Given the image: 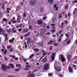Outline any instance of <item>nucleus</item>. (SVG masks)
I'll return each mask as SVG.
<instances>
[{"instance_id":"obj_1","label":"nucleus","mask_w":77,"mask_h":77,"mask_svg":"<svg viewBox=\"0 0 77 77\" xmlns=\"http://www.w3.org/2000/svg\"><path fill=\"white\" fill-rule=\"evenodd\" d=\"M36 3V0H30V4L31 6H34Z\"/></svg>"},{"instance_id":"obj_2","label":"nucleus","mask_w":77,"mask_h":77,"mask_svg":"<svg viewBox=\"0 0 77 77\" xmlns=\"http://www.w3.org/2000/svg\"><path fill=\"white\" fill-rule=\"evenodd\" d=\"M59 59H61V61L63 62L65 61V59L63 55L62 54H60L59 55Z\"/></svg>"},{"instance_id":"obj_3","label":"nucleus","mask_w":77,"mask_h":77,"mask_svg":"<svg viewBox=\"0 0 77 77\" xmlns=\"http://www.w3.org/2000/svg\"><path fill=\"white\" fill-rule=\"evenodd\" d=\"M2 69L4 71H7L8 69L7 66H6V65L3 64L2 65Z\"/></svg>"},{"instance_id":"obj_4","label":"nucleus","mask_w":77,"mask_h":77,"mask_svg":"<svg viewBox=\"0 0 77 77\" xmlns=\"http://www.w3.org/2000/svg\"><path fill=\"white\" fill-rule=\"evenodd\" d=\"M49 68V64L48 63H46L44 66L43 69L44 70H47Z\"/></svg>"},{"instance_id":"obj_5","label":"nucleus","mask_w":77,"mask_h":77,"mask_svg":"<svg viewBox=\"0 0 77 77\" xmlns=\"http://www.w3.org/2000/svg\"><path fill=\"white\" fill-rule=\"evenodd\" d=\"M55 57H56V53L54 52L51 55V59H52V60H54Z\"/></svg>"},{"instance_id":"obj_6","label":"nucleus","mask_w":77,"mask_h":77,"mask_svg":"<svg viewBox=\"0 0 77 77\" xmlns=\"http://www.w3.org/2000/svg\"><path fill=\"white\" fill-rule=\"evenodd\" d=\"M55 70L57 72H60L61 71V67L59 66H56L55 68Z\"/></svg>"},{"instance_id":"obj_7","label":"nucleus","mask_w":77,"mask_h":77,"mask_svg":"<svg viewBox=\"0 0 77 77\" xmlns=\"http://www.w3.org/2000/svg\"><path fill=\"white\" fill-rule=\"evenodd\" d=\"M40 36H42L44 38H45V37H46V36L45 35V34L44 32H41L40 33Z\"/></svg>"},{"instance_id":"obj_8","label":"nucleus","mask_w":77,"mask_h":77,"mask_svg":"<svg viewBox=\"0 0 77 77\" xmlns=\"http://www.w3.org/2000/svg\"><path fill=\"white\" fill-rule=\"evenodd\" d=\"M67 60L69 62L71 61V59H72V55H71L69 54L68 55L67 57Z\"/></svg>"},{"instance_id":"obj_9","label":"nucleus","mask_w":77,"mask_h":77,"mask_svg":"<svg viewBox=\"0 0 77 77\" xmlns=\"http://www.w3.org/2000/svg\"><path fill=\"white\" fill-rule=\"evenodd\" d=\"M68 69L69 71L70 72H73V69H72L71 68V66H69Z\"/></svg>"},{"instance_id":"obj_10","label":"nucleus","mask_w":77,"mask_h":77,"mask_svg":"<svg viewBox=\"0 0 77 77\" xmlns=\"http://www.w3.org/2000/svg\"><path fill=\"white\" fill-rule=\"evenodd\" d=\"M21 9V6L20 5L16 7V11H20Z\"/></svg>"},{"instance_id":"obj_11","label":"nucleus","mask_w":77,"mask_h":77,"mask_svg":"<svg viewBox=\"0 0 77 77\" xmlns=\"http://www.w3.org/2000/svg\"><path fill=\"white\" fill-rule=\"evenodd\" d=\"M23 31L24 33H27L29 31V29L27 28H24L23 29Z\"/></svg>"},{"instance_id":"obj_12","label":"nucleus","mask_w":77,"mask_h":77,"mask_svg":"<svg viewBox=\"0 0 77 77\" xmlns=\"http://www.w3.org/2000/svg\"><path fill=\"white\" fill-rule=\"evenodd\" d=\"M54 0H48V2L50 5H53V4Z\"/></svg>"},{"instance_id":"obj_13","label":"nucleus","mask_w":77,"mask_h":77,"mask_svg":"<svg viewBox=\"0 0 77 77\" xmlns=\"http://www.w3.org/2000/svg\"><path fill=\"white\" fill-rule=\"evenodd\" d=\"M38 44L41 47H43V46H44V43L43 42H40L38 43Z\"/></svg>"},{"instance_id":"obj_14","label":"nucleus","mask_w":77,"mask_h":77,"mask_svg":"<svg viewBox=\"0 0 77 77\" xmlns=\"http://www.w3.org/2000/svg\"><path fill=\"white\" fill-rule=\"evenodd\" d=\"M4 4L3 3H1L0 5V8H1V9H4L5 8H4Z\"/></svg>"},{"instance_id":"obj_15","label":"nucleus","mask_w":77,"mask_h":77,"mask_svg":"<svg viewBox=\"0 0 77 77\" xmlns=\"http://www.w3.org/2000/svg\"><path fill=\"white\" fill-rule=\"evenodd\" d=\"M14 40H15V38H13L12 39H11L9 40V43H12L14 42Z\"/></svg>"},{"instance_id":"obj_16","label":"nucleus","mask_w":77,"mask_h":77,"mask_svg":"<svg viewBox=\"0 0 77 77\" xmlns=\"http://www.w3.org/2000/svg\"><path fill=\"white\" fill-rule=\"evenodd\" d=\"M75 14H77V8H75L74 9V11H73V14L74 15H75Z\"/></svg>"},{"instance_id":"obj_17","label":"nucleus","mask_w":77,"mask_h":77,"mask_svg":"<svg viewBox=\"0 0 77 77\" xmlns=\"http://www.w3.org/2000/svg\"><path fill=\"white\" fill-rule=\"evenodd\" d=\"M47 29L43 28L41 29V32H47Z\"/></svg>"},{"instance_id":"obj_18","label":"nucleus","mask_w":77,"mask_h":77,"mask_svg":"<svg viewBox=\"0 0 77 77\" xmlns=\"http://www.w3.org/2000/svg\"><path fill=\"white\" fill-rule=\"evenodd\" d=\"M38 23L39 25H41V24H42L43 23L42 21L41 20H39L38 21Z\"/></svg>"},{"instance_id":"obj_19","label":"nucleus","mask_w":77,"mask_h":77,"mask_svg":"<svg viewBox=\"0 0 77 77\" xmlns=\"http://www.w3.org/2000/svg\"><path fill=\"white\" fill-rule=\"evenodd\" d=\"M11 10V8H7V13L9 14V10Z\"/></svg>"},{"instance_id":"obj_20","label":"nucleus","mask_w":77,"mask_h":77,"mask_svg":"<svg viewBox=\"0 0 77 77\" xmlns=\"http://www.w3.org/2000/svg\"><path fill=\"white\" fill-rule=\"evenodd\" d=\"M63 27H64V23H63V22H62L61 25V27L62 29H63Z\"/></svg>"},{"instance_id":"obj_21","label":"nucleus","mask_w":77,"mask_h":77,"mask_svg":"<svg viewBox=\"0 0 77 77\" xmlns=\"http://www.w3.org/2000/svg\"><path fill=\"white\" fill-rule=\"evenodd\" d=\"M6 31H7V32H8V33H9L11 32V28H9L8 29H6Z\"/></svg>"},{"instance_id":"obj_22","label":"nucleus","mask_w":77,"mask_h":77,"mask_svg":"<svg viewBox=\"0 0 77 77\" xmlns=\"http://www.w3.org/2000/svg\"><path fill=\"white\" fill-rule=\"evenodd\" d=\"M30 34V32H29L27 34H25L24 35V36L25 37H26V36H29Z\"/></svg>"},{"instance_id":"obj_23","label":"nucleus","mask_w":77,"mask_h":77,"mask_svg":"<svg viewBox=\"0 0 77 77\" xmlns=\"http://www.w3.org/2000/svg\"><path fill=\"white\" fill-rule=\"evenodd\" d=\"M2 32V34L3 35V36H4L5 35V30H3V31L1 32Z\"/></svg>"},{"instance_id":"obj_24","label":"nucleus","mask_w":77,"mask_h":77,"mask_svg":"<svg viewBox=\"0 0 77 77\" xmlns=\"http://www.w3.org/2000/svg\"><path fill=\"white\" fill-rule=\"evenodd\" d=\"M21 19V17L20 16H17V22H18V21H19Z\"/></svg>"},{"instance_id":"obj_25","label":"nucleus","mask_w":77,"mask_h":77,"mask_svg":"<svg viewBox=\"0 0 77 77\" xmlns=\"http://www.w3.org/2000/svg\"><path fill=\"white\" fill-rule=\"evenodd\" d=\"M9 66H11V68H14V65L13 64H12V63H10L9 65Z\"/></svg>"},{"instance_id":"obj_26","label":"nucleus","mask_w":77,"mask_h":77,"mask_svg":"<svg viewBox=\"0 0 77 77\" xmlns=\"http://www.w3.org/2000/svg\"><path fill=\"white\" fill-rule=\"evenodd\" d=\"M48 53V52H47V51H46L45 52H44L43 54V56H45V55H47V54Z\"/></svg>"},{"instance_id":"obj_27","label":"nucleus","mask_w":77,"mask_h":77,"mask_svg":"<svg viewBox=\"0 0 77 77\" xmlns=\"http://www.w3.org/2000/svg\"><path fill=\"white\" fill-rule=\"evenodd\" d=\"M57 21V18L56 17L53 19L52 21H54V22H56Z\"/></svg>"},{"instance_id":"obj_28","label":"nucleus","mask_w":77,"mask_h":77,"mask_svg":"<svg viewBox=\"0 0 77 77\" xmlns=\"http://www.w3.org/2000/svg\"><path fill=\"white\" fill-rule=\"evenodd\" d=\"M53 42V41L51 40L48 43V44H52V43Z\"/></svg>"},{"instance_id":"obj_29","label":"nucleus","mask_w":77,"mask_h":77,"mask_svg":"<svg viewBox=\"0 0 77 77\" xmlns=\"http://www.w3.org/2000/svg\"><path fill=\"white\" fill-rule=\"evenodd\" d=\"M12 46H7V50H9V49H10L11 48H12Z\"/></svg>"},{"instance_id":"obj_30","label":"nucleus","mask_w":77,"mask_h":77,"mask_svg":"<svg viewBox=\"0 0 77 77\" xmlns=\"http://www.w3.org/2000/svg\"><path fill=\"white\" fill-rule=\"evenodd\" d=\"M62 14H60L59 15V17H58V18H62Z\"/></svg>"},{"instance_id":"obj_31","label":"nucleus","mask_w":77,"mask_h":77,"mask_svg":"<svg viewBox=\"0 0 77 77\" xmlns=\"http://www.w3.org/2000/svg\"><path fill=\"white\" fill-rule=\"evenodd\" d=\"M53 44H54V45L55 47H56L57 46V45L59 44V43H54Z\"/></svg>"},{"instance_id":"obj_32","label":"nucleus","mask_w":77,"mask_h":77,"mask_svg":"<svg viewBox=\"0 0 77 77\" xmlns=\"http://www.w3.org/2000/svg\"><path fill=\"white\" fill-rule=\"evenodd\" d=\"M29 77H33V74H30L29 75Z\"/></svg>"},{"instance_id":"obj_33","label":"nucleus","mask_w":77,"mask_h":77,"mask_svg":"<svg viewBox=\"0 0 77 77\" xmlns=\"http://www.w3.org/2000/svg\"><path fill=\"white\" fill-rule=\"evenodd\" d=\"M3 21H4V22H8L7 19H4L3 20Z\"/></svg>"},{"instance_id":"obj_34","label":"nucleus","mask_w":77,"mask_h":77,"mask_svg":"<svg viewBox=\"0 0 77 77\" xmlns=\"http://www.w3.org/2000/svg\"><path fill=\"white\" fill-rule=\"evenodd\" d=\"M51 32L52 33H54V32H56V29H52Z\"/></svg>"},{"instance_id":"obj_35","label":"nucleus","mask_w":77,"mask_h":77,"mask_svg":"<svg viewBox=\"0 0 77 77\" xmlns=\"http://www.w3.org/2000/svg\"><path fill=\"white\" fill-rule=\"evenodd\" d=\"M34 50L35 51H37V52L39 51V49H34Z\"/></svg>"},{"instance_id":"obj_36","label":"nucleus","mask_w":77,"mask_h":77,"mask_svg":"<svg viewBox=\"0 0 77 77\" xmlns=\"http://www.w3.org/2000/svg\"><path fill=\"white\" fill-rule=\"evenodd\" d=\"M9 39V38L8 37H6L5 38V41H8Z\"/></svg>"},{"instance_id":"obj_37","label":"nucleus","mask_w":77,"mask_h":77,"mask_svg":"<svg viewBox=\"0 0 77 77\" xmlns=\"http://www.w3.org/2000/svg\"><path fill=\"white\" fill-rule=\"evenodd\" d=\"M63 31V30H60L59 32V34H61L62 33V31Z\"/></svg>"},{"instance_id":"obj_38","label":"nucleus","mask_w":77,"mask_h":77,"mask_svg":"<svg viewBox=\"0 0 77 77\" xmlns=\"http://www.w3.org/2000/svg\"><path fill=\"white\" fill-rule=\"evenodd\" d=\"M20 71V69H14L15 71L18 72Z\"/></svg>"},{"instance_id":"obj_39","label":"nucleus","mask_w":77,"mask_h":77,"mask_svg":"<svg viewBox=\"0 0 77 77\" xmlns=\"http://www.w3.org/2000/svg\"><path fill=\"white\" fill-rule=\"evenodd\" d=\"M75 3H77V0H75L72 2V3H73V4H74Z\"/></svg>"},{"instance_id":"obj_40","label":"nucleus","mask_w":77,"mask_h":77,"mask_svg":"<svg viewBox=\"0 0 77 77\" xmlns=\"http://www.w3.org/2000/svg\"><path fill=\"white\" fill-rule=\"evenodd\" d=\"M29 29H32V26L31 25H29Z\"/></svg>"},{"instance_id":"obj_41","label":"nucleus","mask_w":77,"mask_h":77,"mask_svg":"<svg viewBox=\"0 0 77 77\" xmlns=\"http://www.w3.org/2000/svg\"><path fill=\"white\" fill-rule=\"evenodd\" d=\"M29 69H30V68H24V69L25 71H27V70H29Z\"/></svg>"},{"instance_id":"obj_42","label":"nucleus","mask_w":77,"mask_h":77,"mask_svg":"<svg viewBox=\"0 0 77 77\" xmlns=\"http://www.w3.org/2000/svg\"><path fill=\"white\" fill-rule=\"evenodd\" d=\"M64 23L65 24L67 25L68 24V21L67 20H65Z\"/></svg>"},{"instance_id":"obj_43","label":"nucleus","mask_w":77,"mask_h":77,"mask_svg":"<svg viewBox=\"0 0 77 77\" xmlns=\"http://www.w3.org/2000/svg\"><path fill=\"white\" fill-rule=\"evenodd\" d=\"M27 41L29 42H30L31 41V38H29L27 39Z\"/></svg>"},{"instance_id":"obj_44","label":"nucleus","mask_w":77,"mask_h":77,"mask_svg":"<svg viewBox=\"0 0 77 77\" xmlns=\"http://www.w3.org/2000/svg\"><path fill=\"white\" fill-rule=\"evenodd\" d=\"M48 76H49L50 77H51V76H52L53 75V74L52 73H49L48 74Z\"/></svg>"},{"instance_id":"obj_45","label":"nucleus","mask_w":77,"mask_h":77,"mask_svg":"<svg viewBox=\"0 0 77 77\" xmlns=\"http://www.w3.org/2000/svg\"><path fill=\"white\" fill-rule=\"evenodd\" d=\"M48 59V58L46 59L44 61H43V63H45L47 61V60Z\"/></svg>"},{"instance_id":"obj_46","label":"nucleus","mask_w":77,"mask_h":77,"mask_svg":"<svg viewBox=\"0 0 77 77\" xmlns=\"http://www.w3.org/2000/svg\"><path fill=\"white\" fill-rule=\"evenodd\" d=\"M68 5H66L65 7V8L66 9H67V8H68Z\"/></svg>"},{"instance_id":"obj_47","label":"nucleus","mask_w":77,"mask_h":77,"mask_svg":"<svg viewBox=\"0 0 77 77\" xmlns=\"http://www.w3.org/2000/svg\"><path fill=\"white\" fill-rule=\"evenodd\" d=\"M25 67H26L27 68H30V66L27 65L26 66H25Z\"/></svg>"},{"instance_id":"obj_48","label":"nucleus","mask_w":77,"mask_h":77,"mask_svg":"<svg viewBox=\"0 0 77 77\" xmlns=\"http://www.w3.org/2000/svg\"><path fill=\"white\" fill-rule=\"evenodd\" d=\"M40 11L41 12H43V8H41L40 9Z\"/></svg>"},{"instance_id":"obj_49","label":"nucleus","mask_w":77,"mask_h":77,"mask_svg":"<svg viewBox=\"0 0 77 77\" xmlns=\"http://www.w3.org/2000/svg\"><path fill=\"white\" fill-rule=\"evenodd\" d=\"M7 52H8L7 51V50H6L4 52V54H6Z\"/></svg>"},{"instance_id":"obj_50","label":"nucleus","mask_w":77,"mask_h":77,"mask_svg":"<svg viewBox=\"0 0 77 77\" xmlns=\"http://www.w3.org/2000/svg\"><path fill=\"white\" fill-rule=\"evenodd\" d=\"M18 30L19 32H21V31L22 30V29H21V28L19 29H18Z\"/></svg>"},{"instance_id":"obj_51","label":"nucleus","mask_w":77,"mask_h":77,"mask_svg":"<svg viewBox=\"0 0 77 77\" xmlns=\"http://www.w3.org/2000/svg\"><path fill=\"white\" fill-rule=\"evenodd\" d=\"M73 67H74V68H76L77 66L75 65H74V64L72 65Z\"/></svg>"},{"instance_id":"obj_52","label":"nucleus","mask_w":77,"mask_h":77,"mask_svg":"<svg viewBox=\"0 0 77 77\" xmlns=\"http://www.w3.org/2000/svg\"><path fill=\"white\" fill-rule=\"evenodd\" d=\"M63 74H60V75H59V76L60 77H62L63 76Z\"/></svg>"},{"instance_id":"obj_53","label":"nucleus","mask_w":77,"mask_h":77,"mask_svg":"<svg viewBox=\"0 0 77 77\" xmlns=\"http://www.w3.org/2000/svg\"><path fill=\"white\" fill-rule=\"evenodd\" d=\"M39 33H38L36 35V37H38V36H39Z\"/></svg>"},{"instance_id":"obj_54","label":"nucleus","mask_w":77,"mask_h":77,"mask_svg":"<svg viewBox=\"0 0 77 77\" xmlns=\"http://www.w3.org/2000/svg\"><path fill=\"white\" fill-rule=\"evenodd\" d=\"M67 44H70V43H71V41H68L67 42Z\"/></svg>"},{"instance_id":"obj_55","label":"nucleus","mask_w":77,"mask_h":77,"mask_svg":"<svg viewBox=\"0 0 77 77\" xmlns=\"http://www.w3.org/2000/svg\"><path fill=\"white\" fill-rule=\"evenodd\" d=\"M60 41H61V38H60L58 39V42H60Z\"/></svg>"},{"instance_id":"obj_56","label":"nucleus","mask_w":77,"mask_h":77,"mask_svg":"<svg viewBox=\"0 0 77 77\" xmlns=\"http://www.w3.org/2000/svg\"><path fill=\"white\" fill-rule=\"evenodd\" d=\"M20 5H21L22 6H23L24 5V4H23V2H21L20 3Z\"/></svg>"},{"instance_id":"obj_57","label":"nucleus","mask_w":77,"mask_h":77,"mask_svg":"<svg viewBox=\"0 0 77 77\" xmlns=\"http://www.w3.org/2000/svg\"><path fill=\"white\" fill-rule=\"evenodd\" d=\"M3 30V29H2V27H0V32H2L3 31V30Z\"/></svg>"},{"instance_id":"obj_58","label":"nucleus","mask_w":77,"mask_h":77,"mask_svg":"<svg viewBox=\"0 0 77 77\" xmlns=\"http://www.w3.org/2000/svg\"><path fill=\"white\" fill-rule=\"evenodd\" d=\"M16 23V20H14V21H13L12 23L13 24H14V23Z\"/></svg>"},{"instance_id":"obj_59","label":"nucleus","mask_w":77,"mask_h":77,"mask_svg":"<svg viewBox=\"0 0 77 77\" xmlns=\"http://www.w3.org/2000/svg\"><path fill=\"white\" fill-rule=\"evenodd\" d=\"M52 50V46H51L49 48V50Z\"/></svg>"},{"instance_id":"obj_60","label":"nucleus","mask_w":77,"mask_h":77,"mask_svg":"<svg viewBox=\"0 0 77 77\" xmlns=\"http://www.w3.org/2000/svg\"><path fill=\"white\" fill-rule=\"evenodd\" d=\"M43 57H44V56H42L41 58L39 59V61H40V60H41V59H42V58H43Z\"/></svg>"},{"instance_id":"obj_61","label":"nucleus","mask_w":77,"mask_h":77,"mask_svg":"<svg viewBox=\"0 0 77 77\" xmlns=\"http://www.w3.org/2000/svg\"><path fill=\"white\" fill-rule=\"evenodd\" d=\"M58 8H59L58 7H57L55 8V10H56V11H58Z\"/></svg>"},{"instance_id":"obj_62","label":"nucleus","mask_w":77,"mask_h":77,"mask_svg":"<svg viewBox=\"0 0 77 77\" xmlns=\"http://www.w3.org/2000/svg\"><path fill=\"white\" fill-rule=\"evenodd\" d=\"M70 13H68V16L69 17H70Z\"/></svg>"},{"instance_id":"obj_63","label":"nucleus","mask_w":77,"mask_h":77,"mask_svg":"<svg viewBox=\"0 0 77 77\" xmlns=\"http://www.w3.org/2000/svg\"><path fill=\"white\" fill-rule=\"evenodd\" d=\"M8 34H5V37H8Z\"/></svg>"},{"instance_id":"obj_64","label":"nucleus","mask_w":77,"mask_h":77,"mask_svg":"<svg viewBox=\"0 0 77 77\" xmlns=\"http://www.w3.org/2000/svg\"><path fill=\"white\" fill-rule=\"evenodd\" d=\"M75 44L77 45V39H76V40L75 41Z\"/></svg>"}]
</instances>
